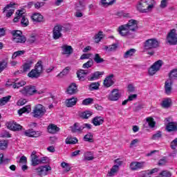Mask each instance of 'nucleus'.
<instances>
[{
	"label": "nucleus",
	"mask_w": 177,
	"mask_h": 177,
	"mask_svg": "<svg viewBox=\"0 0 177 177\" xmlns=\"http://www.w3.org/2000/svg\"><path fill=\"white\" fill-rule=\"evenodd\" d=\"M138 28V21L135 19H130L127 24L119 26L118 31L121 37L132 39L135 38V33L133 32H136Z\"/></svg>",
	"instance_id": "obj_1"
},
{
	"label": "nucleus",
	"mask_w": 177,
	"mask_h": 177,
	"mask_svg": "<svg viewBox=\"0 0 177 177\" xmlns=\"http://www.w3.org/2000/svg\"><path fill=\"white\" fill-rule=\"evenodd\" d=\"M143 46L144 50L147 52V55L153 56L154 55V53H156L155 49L159 48L160 42L156 38L148 39L144 42Z\"/></svg>",
	"instance_id": "obj_2"
},
{
	"label": "nucleus",
	"mask_w": 177,
	"mask_h": 177,
	"mask_svg": "<svg viewBox=\"0 0 177 177\" xmlns=\"http://www.w3.org/2000/svg\"><path fill=\"white\" fill-rule=\"evenodd\" d=\"M20 93L23 95L24 96H34V95L38 94L41 95L42 92L38 91L37 90V87L35 86L32 85H28V86H25L24 87L22 88L21 90L19 91Z\"/></svg>",
	"instance_id": "obj_3"
},
{
	"label": "nucleus",
	"mask_w": 177,
	"mask_h": 177,
	"mask_svg": "<svg viewBox=\"0 0 177 177\" xmlns=\"http://www.w3.org/2000/svg\"><path fill=\"white\" fill-rule=\"evenodd\" d=\"M12 35V41L16 44H26L27 38L23 35V32L19 30H14L11 31Z\"/></svg>",
	"instance_id": "obj_4"
},
{
	"label": "nucleus",
	"mask_w": 177,
	"mask_h": 177,
	"mask_svg": "<svg viewBox=\"0 0 177 177\" xmlns=\"http://www.w3.org/2000/svg\"><path fill=\"white\" fill-rule=\"evenodd\" d=\"M46 111L42 104H37L33 109V117L35 118H41L42 116L45 115Z\"/></svg>",
	"instance_id": "obj_5"
},
{
	"label": "nucleus",
	"mask_w": 177,
	"mask_h": 177,
	"mask_svg": "<svg viewBox=\"0 0 177 177\" xmlns=\"http://www.w3.org/2000/svg\"><path fill=\"white\" fill-rule=\"evenodd\" d=\"M167 41L170 45H177V33L176 29L169 31L167 36Z\"/></svg>",
	"instance_id": "obj_6"
},
{
	"label": "nucleus",
	"mask_w": 177,
	"mask_h": 177,
	"mask_svg": "<svg viewBox=\"0 0 177 177\" xmlns=\"http://www.w3.org/2000/svg\"><path fill=\"white\" fill-rule=\"evenodd\" d=\"M36 171L39 176H46V175H48V172H49V171H52V167L50 165H46L37 167Z\"/></svg>",
	"instance_id": "obj_7"
},
{
	"label": "nucleus",
	"mask_w": 177,
	"mask_h": 177,
	"mask_svg": "<svg viewBox=\"0 0 177 177\" xmlns=\"http://www.w3.org/2000/svg\"><path fill=\"white\" fill-rule=\"evenodd\" d=\"M64 27L61 25H57L54 27L53 30V38L54 39H59V38H62L63 37V35L62 34V31H63V29Z\"/></svg>",
	"instance_id": "obj_8"
},
{
	"label": "nucleus",
	"mask_w": 177,
	"mask_h": 177,
	"mask_svg": "<svg viewBox=\"0 0 177 177\" xmlns=\"http://www.w3.org/2000/svg\"><path fill=\"white\" fill-rule=\"evenodd\" d=\"M145 7L146 5H145V3L139 2L138 4L137 5V10H138V12H140V13H147V12H150V10H151L153 8H154V5L150 4L147 6V8H143Z\"/></svg>",
	"instance_id": "obj_9"
},
{
	"label": "nucleus",
	"mask_w": 177,
	"mask_h": 177,
	"mask_svg": "<svg viewBox=\"0 0 177 177\" xmlns=\"http://www.w3.org/2000/svg\"><path fill=\"white\" fill-rule=\"evenodd\" d=\"M72 133H82L84 127L82 123L75 122L73 126L70 127Z\"/></svg>",
	"instance_id": "obj_10"
},
{
	"label": "nucleus",
	"mask_w": 177,
	"mask_h": 177,
	"mask_svg": "<svg viewBox=\"0 0 177 177\" xmlns=\"http://www.w3.org/2000/svg\"><path fill=\"white\" fill-rule=\"evenodd\" d=\"M7 128L10 129V131H14V132H18L19 131H21L23 129V126L17 124L16 122H8L6 124Z\"/></svg>",
	"instance_id": "obj_11"
},
{
	"label": "nucleus",
	"mask_w": 177,
	"mask_h": 177,
	"mask_svg": "<svg viewBox=\"0 0 177 177\" xmlns=\"http://www.w3.org/2000/svg\"><path fill=\"white\" fill-rule=\"evenodd\" d=\"M114 165L111 168V176H114L115 174H118V171H120V167L122 165V161L121 159L118 158L113 160Z\"/></svg>",
	"instance_id": "obj_12"
},
{
	"label": "nucleus",
	"mask_w": 177,
	"mask_h": 177,
	"mask_svg": "<svg viewBox=\"0 0 177 177\" xmlns=\"http://www.w3.org/2000/svg\"><path fill=\"white\" fill-rule=\"evenodd\" d=\"M25 136L28 138H39L42 136V131H34V129H28L24 132Z\"/></svg>",
	"instance_id": "obj_13"
},
{
	"label": "nucleus",
	"mask_w": 177,
	"mask_h": 177,
	"mask_svg": "<svg viewBox=\"0 0 177 177\" xmlns=\"http://www.w3.org/2000/svg\"><path fill=\"white\" fill-rule=\"evenodd\" d=\"M156 172H158V169L154 168L152 169L142 171L140 173L138 177H151V175H153V174H156Z\"/></svg>",
	"instance_id": "obj_14"
},
{
	"label": "nucleus",
	"mask_w": 177,
	"mask_h": 177,
	"mask_svg": "<svg viewBox=\"0 0 177 177\" xmlns=\"http://www.w3.org/2000/svg\"><path fill=\"white\" fill-rule=\"evenodd\" d=\"M32 64H34V62L32 60H28V61H26L21 66V68H22V70L21 71V72L22 73H27L28 71H30Z\"/></svg>",
	"instance_id": "obj_15"
},
{
	"label": "nucleus",
	"mask_w": 177,
	"mask_h": 177,
	"mask_svg": "<svg viewBox=\"0 0 177 177\" xmlns=\"http://www.w3.org/2000/svg\"><path fill=\"white\" fill-rule=\"evenodd\" d=\"M66 93L68 95H75L76 93H78V88L77 87V84H71L66 89Z\"/></svg>",
	"instance_id": "obj_16"
},
{
	"label": "nucleus",
	"mask_w": 177,
	"mask_h": 177,
	"mask_svg": "<svg viewBox=\"0 0 177 177\" xmlns=\"http://www.w3.org/2000/svg\"><path fill=\"white\" fill-rule=\"evenodd\" d=\"M77 102L78 98L77 97H72L65 100V106L66 107H74V106L77 104Z\"/></svg>",
	"instance_id": "obj_17"
},
{
	"label": "nucleus",
	"mask_w": 177,
	"mask_h": 177,
	"mask_svg": "<svg viewBox=\"0 0 177 177\" xmlns=\"http://www.w3.org/2000/svg\"><path fill=\"white\" fill-rule=\"evenodd\" d=\"M31 157V162L33 167H37V165H39L41 164L40 159H38V156H37V151H33L30 155Z\"/></svg>",
	"instance_id": "obj_18"
},
{
	"label": "nucleus",
	"mask_w": 177,
	"mask_h": 177,
	"mask_svg": "<svg viewBox=\"0 0 177 177\" xmlns=\"http://www.w3.org/2000/svg\"><path fill=\"white\" fill-rule=\"evenodd\" d=\"M172 84H174V81H171V80H167L165 83V92L166 95H171L172 93Z\"/></svg>",
	"instance_id": "obj_19"
},
{
	"label": "nucleus",
	"mask_w": 177,
	"mask_h": 177,
	"mask_svg": "<svg viewBox=\"0 0 177 177\" xmlns=\"http://www.w3.org/2000/svg\"><path fill=\"white\" fill-rule=\"evenodd\" d=\"M120 97H121V93H120V90L118 88L113 89L111 91V101L117 102Z\"/></svg>",
	"instance_id": "obj_20"
},
{
	"label": "nucleus",
	"mask_w": 177,
	"mask_h": 177,
	"mask_svg": "<svg viewBox=\"0 0 177 177\" xmlns=\"http://www.w3.org/2000/svg\"><path fill=\"white\" fill-rule=\"evenodd\" d=\"M103 122H104V118L102 116H95L92 120V124L95 127H100V125H102Z\"/></svg>",
	"instance_id": "obj_21"
},
{
	"label": "nucleus",
	"mask_w": 177,
	"mask_h": 177,
	"mask_svg": "<svg viewBox=\"0 0 177 177\" xmlns=\"http://www.w3.org/2000/svg\"><path fill=\"white\" fill-rule=\"evenodd\" d=\"M47 130L48 133L55 134L57 133V132L60 131V128H59L57 125L55 124H50L47 127Z\"/></svg>",
	"instance_id": "obj_22"
},
{
	"label": "nucleus",
	"mask_w": 177,
	"mask_h": 177,
	"mask_svg": "<svg viewBox=\"0 0 177 177\" xmlns=\"http://www.w3.org/2000/svg\"><path fill=\"white\" fill-rule=\"evenodd\" d=\"M30 19L34 21L35 23H41L44 20V16H42L39 13H34L31 17Z\"/></svg>",
	"instance_id": "obj_23"
},
{
	"label": "nucleus",
	"mask_w": 177,
	"mask_h": 177,
	"mask_svg": "<svg viewBox=\"0 0 177 177\" xmlns=\"http://www.w3.org/2000/svg\"><path fill=\"white\" fill-rule=\"evenodd\" d=\"M104 74V72L96 71L94 73L91 74V77L88 79V81H96V80H99L102 75Z\"/></svg>",
	"instance_id": "obj_24"
},
{
	"label": "nucleus",
	"mask_w": 177,
	"mask_h": 177,
	"mask_svg": "<svg viewBox=\"0 0 177 177\" xmlns=\"http://www.w3.org/2000/svg\"><path fill=\"white\" fill-rule=\"evenodd\" d=\"M166 129L167 132H176L177 124H175L174 122H169L166 126Z\"/></svg>",
	"instance_id": "obj_25"
},
{
	"label": "nucleus",
	"mask_w": 177,
	"mask_h": 177,
	"mask_svg": "<svg viewBox=\"0 0 177 177\" xmlns=\"http://www.w3.org/2000/svg\"><path fill=\"white\" fill-rule=\"evenodd\" d=\"M161 106L163 109H169L172 106V100L171 98H165L161 104Z\"/></svg>",
	"instance_id": "obj_26"
},
{
	"label": "nucleus",
	"mask_w": 177,
	"mask_h": 177,
	"mask_svg": "<svg viewBox=\"0 0 177 177\" xmlns=\"http://www.w3.org/2000/svg\"><path fill=\"white\" fill-rule=\"evenodd\" d=\"M86 74H88V71L83 69H80L77 72V76L80 81H85V75Z\"/></svg>",
	"instance_id": "obj_27"
},
{
	"label": "nucleus",
	"mask_w": 177,
	"mask_h": 177,
	"mask_svg": "<svg viewBox=\"0 0 177 177\" xmlns=\"http://www.w3.org/2000/svg\"><path fill=\"white\" fill-rule=\"evenodd\" d=\"M28 77H29V78H39V77H41V74L34 68L28 73Z\"/></svg>",
	"instance_id": "obj_28"
},
{
	"label": "nucleus",
	"mask_w": 177,
	"mask_h": 177,
	"mask_svg": "<svg viewBox=\"0 0 177 177\" xmlns=\"http://www.w3.org/2000/svg\"><path fill=\"white\" fill-rule=\"evenodd\" d=\"M93 114V112L91 111H85L80 113V118H82V120H88V118H89V117H91Z\"/></svg>",
	"instance_id": "obj_29"
},
{
	"label": "nucleus",
	"mask_w": 177,
	"mask_h": 177,
	"mask_svg": "<svg viewBox=\"0 0 177 177\" xmlns=\"http://www.w3.org/2000/svg\"><path fill=\"white\" fill-rule=\"evenodd\" d=\"M104 38V35L103 32L99 31L97 34L95 35L94 39L96 44H99Z\"/></svg>",
	"instance_id": "obj_30"
},
{
	"label": "nucleus",
	"mask_w": 177,
	"mask_h": 177,
	"mask_svg": "<svg viewBox=\"0 0 177 177\" xmlns=\"http://www.w3.org/2000/svg\"><path fill=\"white\" fill-rule=\"evenodd\" d=\"M27 82L24 80H21L20 82H13L12 84V88L14 89H19V88H21V86H24Z\"/></svg>",
	"instance_id": "obj_31"
},
{
	"label": "nucleus",
	"mask_w": 177,
	"mask_h": 177,
	"mask_svg": "<svg viewBox=\"0 0 177 177\" xmlns=\"http://www.w3.org/2000/svg\"><path fill=\"white\" fill-rule=\"evenodd\" d=\"M35 69L36 70V71L37 73H39V74H42V71L44 70V66H42V61H39L35 66Z\"/></svg>",
	"instance_id": "obj_32"
},
{
	"label": "nucleus",
	"mask_w": 177,
	"mask_h": 177,
	"mask_svg": "<svg viewBox=\"0 0 177 177\" xmlns=\"http://www.w3.org/2000/svg\"><path fill=\"white\" fill-rule=\"evenodd\" d=\"M136 53V49L135 48H131L126 51V53L124 55V57L125 59H128V57H131V56H133Z\"/></svg>",
	"instance_id": "obj_33"
},
{
	"label": "nucleus",
	"mask_w": 177,
	"mask_h": 177,
	"mask_svg": "<svg viewBox=\"0 0 177 177\" xmlns=\"http://www.w3.org/2000/svg\"><path fill=\"white\" fill-rule=\"evenodd\" d=\"M71 68L70 66H66L62 72H60L57 77L59 78H63L64 75H67L68 73L70 72Z\"/></svg>",
	"instance_id": "obj_34"
},
{
	"label": "nucleus",
	"mask_w": 177,
	"mask_h": 177,
	"mask_svg": "<svg viewBox=\"0 0 177 177\" xmlns=\"http://www.w3.org/2000/svg\"><path fill=\"white\" fill-rule=\"evenodd\" d=\"M103 84L106 88H110L111 86V74L104 79Z\"/></svg>",
	"instance_id": "obj_35"
},
{
	"label": "nucleus",
	"mask_w": 177,
	"mask_h": 177,
	"mask_svg": "<svg viewBox=\"0 0 177 177\" xmlns=\"http://www.w3.org/2000/svg\"><path fill=\"white\" fill-rule=\"evenodd\" d=\"M170 81H174V80H177V69H173L169 73V79Z\"/></svg>",
	"instance_id": "obj_36"
},
{
	"label": "nucleus",
	"mask_w": 177,
	"mask_h": 177,
	"mask_svg": "<svg viewBox=\"0 0 177 177\" xmlns=\"http://www.w3.org/2000/svg\"><path fill=\"white\" fill-rule=\"evenodd\" d=\"M10 99H12L11 95H8V96L3 97L2 98H1L0 99V107L1 106H5V104H6V103H8V102H9V100H10Z\"/></svg>",
	"instance_id": "obj_37"
},
{
	"label": "nucleus",
	"mask_w": 177,
	"mask_h": 177,
	"mask_svg": "<svg viewBox=\"0 0 177 177\" xmlns=\"http://www.w3.org/2000/svg\"><path fill=\"white\" fill-rule=\"evenodd\" d=\"M62 49L64 55H71L73 53V47L71 46H64Z\"/></svg>",
	"instance_id": "obj_38"
},
{
	"label": "nucleus",
	"mask_w": 177,
	"mask_h": 177,
	"mask_svg": "<svg viewBox=\"0 0 177 177\" xmlns=\"http://www.w3.org/2000/svg\"><path fill=\"white\" fill-rule=\"evenodd\" d=\"M84 142H88L89 143H93V135L91 133H88L84 137Z\"/></svg>",
	"instance_id": "obj_39"
},
{
	"label": "nucleus",
	"mask_w": 177,
	"mask_h": 177,
	"mask_svg": "<svg viewBox=\"0 0 177 177\" xmlns=\"http://www.w3.org/2000/svg\"><path fill=\"white\" fill-rule=\"evenodd\" d=\"M152 66L153 67V68L156 71H160V68H161V67L162 66V60L159 59L158 61H156L155 63H153V64L152 65Z\"/></svg>",
	"instance_id": "obj_40"
},
{
	"label": "nucleus",
	"mask_w": 177,
	"mask_h": 177,
	"mask_svg": "<svg viewBox=\"0 0 177 177\" xmlns=\"http://www.w3.org/2000/svg\"><path fill=\"white\" fill-rule=\"evenodd\" d=\"M24 53H26V51L24 50L16 51L12 54L11 59L12 60H15L16 57H19V56H23Z\"/></svg>",
	"instance_id": "obj_41"
},
{
	"label": "nucleus",
	"mask_w": 177,
	"mask_h": 177,
	"mask_svg": "<svg viewBox=\"0 0 177 177\" xmlns=\"http://www.w3.org/2000/svg\"><path fill=\"white\" fill-rule=\"evenodd\" d=\"M65 142L66 145H75L78 143V139L77 138H66Z\"/></svg>",
	"instance_id": "obj_42"
},
{
	"label": "nucleus",
	"mask_w": 177,
	"mask_h": 177,
	"mask_svg": "<svg viewBox=\"0 0 177 177\" xmlns=\"http://www.w3.org/2000/svg\"><path fill=\"white\" fill-rule=\"evenodd\" d=\"M30 110H31V107L30 106H24L18 111V114L21 115V114H24V113H30Z\"/></svg>",
	"instance_id": "obj_43"
},
{
	"label": "nucleus",
	"mask_w": 177,
	"mask_h": 177,
	"mask_svg": "<svg viewBox=\"0 0 177 177\" xmlns=\"http://www.w3.org/2000/svg\"><path fill=\"white\" fill-rule=\"evenodd\" d=\"M94 62L97 63V64H99L100 63H103L104 62V59L100 57V55L98 53L95 54V56L93 57Z\"/></svg>",
	"instance_id": "obj_44"
},
{
	"label": "nucleus",
	"mask_w": 177,
	"mask_h": 177,
	"mask_svg": "<svg viewBox=\"0 0 177 177\" xmlns=\"http://www.w3.org/2000/svg\"><path fill=\"white\" fill-rule=\"evenodd\" d=\"M62 168H64L65 172H69V171L71 170V167H70V165L66 162H62L61 163Z\"/></svg>",
	"instance_id": "obj_45"
},
{
	"label": "nucleus",
	"mask_w": 177,
	"mask_h": 177,
	"mask_svg": "<svg viewBox=\"0 0 177 177\" xmlns=\"http://www.w3.org/2000/svg\"><path fill=\"white\" fill-rule=\"evenodd\" d=\"M147 122L150 128H154L156 127V122L153 118H147Z\"/></svg>",
	"instance_id": "obj_46"
},
{
	"label": "nucleus",
	"mask_w": 177,
	"mask_h": 177,
	"mask_svg": "<svg viewBox=\"0 0 177 177\" xmlns=\"http://www.w3.org/2000/svg\"><path fill=\"white\" fill-rule=\"evenodd\" d=\"M93 158H95L93 157V153H92L91 151H88L86 153V155L84 156V160H86V161H92V160H93Z\"/></svg>",
	"instance_id": "obj_47"
},
{
	"label": "nucleus",
	"mask_w": 177,
	"mask_h": 177,
	"mask_svg": "<svg viewBox=\"0 0 177 177\" xmlns=\"http://www.w3.org/2000/svg\"><path fill=\"white\" fill-rule=\"evenodd\" d=\"M28 24H30V22L28 21V19L26 17H22L21 20V25L22 27H28Z\"/></svg>",
	"instance_id": "obj_48"
},
{
	"label": "nucleus",
	"mask_w": 177,
	"mask_h": 177,
	"mask_svg": "<svg viewBox=\"0 0 177 177\" xmlns=\"http://www.w3.org/2000/svg\"><path fill=\"white\" fill-rule=\"evenodd\" d=\"M92 102H93V98H86L82 101V104L83 106H89V104H92Z\"/></svg>",
	"instance_id": "obj_49"
},
{
	"label": "nucleus",
	"mask_w": 177,
	"mask_h": 177,
	"mask_svg": "<svg viewBox=\"0 0 177 177\" xmlns=\"http://www.w3.org/2000/svg\"><path fill=\"white\" fill-rule=\"evenodd\" d=\"M8 149V141L0 140V150H5Z\"/></svg>",
	"instance_id": "obj_50"
},
{
	"label": "nucleus",
	"mask_w": 177,
	"mask_h": 177,
	"mask_svg": "<svg viewBox=\"0 0 177 177\" xmlns=\"http://www.w3.org/2000/svg\"><path fill=\"white\" fill-rule=\"evenodd\" d=\"M159 175L161 177H171L172 176V173L167 170H164L162 172H160Z\"/></svg>",
	"instance_id": "obj_51"
},
{
	"label": "nucleus",
	"mask_w": 177,
	"mask_h": 177,
	"mask_svg": "<svg viewBox=\"0 0 177 177\" xmlns=\"http://www.w3.org/2000/svg\"><path fill=\"white\" fill-rule=\"evenodd\" d=\"M93 66V60L90 59L87 62L84 63L82 66L83 68H89Z\"/></svg>",
	"instance_id": "obj_52"
},
{
	"label": "nucleus",
	"mask_w": 177,
	"mask_h": 177,
	"mask_svg": "<svg viewBox=\"0 0 177 177\" xmlns=\"http://www.w3.org/2000/svg\"><path fill=\"white\" fill-rule=\"evenodd\" d=\"M8 67V62L6 61L3 60L0 62V73H2L5 68Z\"/></svg>",
	"instance_id": "obj_53"
},
{
	"label": "nucleus",
	"mask_w": 177,
	"mask_h": 177,
	"mask_svg": "<svg viewBox=\"0 0 177 177\" xmlns=\"http://www.w3.org/2000/svg\"><path fill=\"white\" fill-rule=\"evenodd\" d=\"M161 136H162V132H161V131H158L156 133L152 136V139L153 140H157V139H160Z\"/></svg>",
	"instance_id": "obj_54"
},
{
	"label": "nucleus",
	"mask_w": 177,
	"mask_h": 177,
	"mask_svg": "<svg viewBox=\"0 0 177 177\" xmlns=\"http://www.w3.org/2000/svg\"><path fill=\"white\" fill-rule=\"evenodd\" d=\"M101 3L104 8H107L111 5V0H101Z\"/></svg>",
	"instance_id": "obj_55"
},
{
	"label": "nucleus",
	"mask_w": 177,
	"mask_h": 177,
	"mask_svg": "<svg viewBox=\"0 0 177 177\" xmlns=\"http://www.w3.org/2000/svg\"><path fill=\"white\" fill-rule=\"evenodd\" d=\"M130 169L131 171H138V162H132L130 164Z\"/></svg>",
	"instance_id": "obj_56"
},
{
	"label": "nucleus",
	"mask_w": 177,
	"mask_h": 177,
	"mask_svg": "<svg viewBox=\"0 0 177 177\" xmlns=\"http://www.w3.org/2000/svg\"><path fill=\"white\" fill-rule=\"evenodd\" d=\"M79 8V10H85V1H80L79 6H77Z\"/></svg>",
	"instance_id": "obj_57"
},
{
	"label": "nucleus",
	"mask_w": 177,
	"mask_h": 177,
	"mask_svg": "<svg viewBox=\"0 0 177 177\" xmlns=\"http://www.w3.org/2000/svg\"><path fill=\"white\" fill-rule=\"evenodd\" d=\"M99 86H100V84H99V82H93V83H91L90 85V88H91V89L93 90L99 89Z\"/></svg>",
	"instance_id": "obj_58"
},
{
	"label": "nucleus",
	"mask_w": 177,
	"mask_h": 177,
	"mask_svg": "<svg viewBox=\"0 0 177 177\" xmlns=\"http://www.w3.org/2000/svg\"><path fill=\"white\" fill-rule=\"evenodd\" d=\"M44 5H45V2H39V1H37L36 2L35 4H34V6L35 8V9H39L41 8H42V6H44Z\"/></svg>",
	"instance_id": "obj_59"
},
{
	"label": "nucleus",
	"mask_w": 177,
	"mask_h": 177,
	"mask_svg": "<svg viewBox=\"0 0 177 177\" xmlns=\"http://www.w3.org/2000/svg\"><path fill=\"white\" fill-rule=\"evenodd\" d=\"M157 71H156V69H155L154 67H153V66H151L148 70L149 75H154V74H156Z\"/></svg>",
	"instance_id": "obj_60"
},
{
	"label": "nucleus",
	"mask_w": 177,
	"mask_h": 177,
	"mask_svg": "<svg viewBox=\"0 0 177 177\" xmlns=\"http://www.w3.org/2000/svg\"><path fill=\"white\" fill-rule=\"evenodd\" d=\"M177 146V138L174 139L173 141H171L170 147L172 149V150H175L176 149Z\"/></svg>",
	"instance_id": "obj_61"
},
{
	"label": "nucleus",
	"mask_w": 177,
	"mask_h": 177,
	"mask_svg": "<svg viewBox=\"0 0 177 177\" xmlns=\"http://www.w3.org/2000/svg\"><path fill=\"white\" fill-rule=\"evenodd\" d=\"M19 164H27V157L22 156L19 160Z\"/></svg>",
	"instance_id": "obj_62"
},
{
	"label": "nucleus",
	"mask_w": 177,
	"mask_h": 177,
	"mask_svg": "<svg viewBox=\"0 0 177 177\" xmlns=\"http://www.w3.org/2000/svg\"><path fill=\"white\" fill-rule=\"evenodd\" d=\"M143 104H138L133 108V111H139L140 110H142V109H143Z\"/></svg>",
	"instance_id": "obj_63"
},
{
	"label": "nucleus",
	"mask_w": 177,
	"mask_h": 177,
	"mask_svg": "<svg viewBox=\"0 0 177 177\" xmlns=\"http://www.w3.org/2000/svg\"><path fill=\"white\" fill-rule=\"evenodd\" d=\"M27 102V100L26 99H20L17 102V106H24L26 102Z\"/></svg>",
	"instance_id": "obj_64"
}]
</instances>
